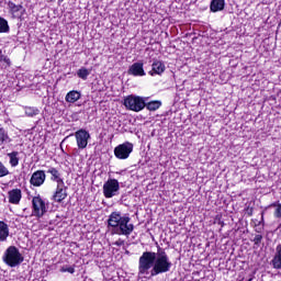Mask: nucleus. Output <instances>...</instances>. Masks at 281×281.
<instances>
[{
  "mask_svg": "<svg viewBox=\"0 0 281 281\" xmlns=\"http://www.w3.org/2000/svg\"><path fill=\"white\" fill-rule=\"evenodd\" d=\"M108 226L111 227L112 234L116 236H130L135 229V225L131 224V217L122 212H112L108 218Z\"/></svg>",
  "mask_w": 281,
  "mask_h": 281,
  "instance_id": "nucleus-1",
  "label": "nucleus"
},
{
  "mask_svg": "<svg viewBox=\"0 0 281 281\" xmlns=\"http://www.w3.org/2000/svg\"><path fill=\"white\" fill-rule=\"evenodd\" d=\"M170 269H172V261H170L168 252H166V249L158 246V256L154 268L149 271L150 277L155 278L156 276H161V273H168Z\"/></svg>",
  "mask_w": 281,
  "mask_h": 281,
  "instance_id": "nucleus-2",
  "label": "nucleus"
},
{
  "mask_svg": "<svg viewBox=\"0 0 281 281\" xmlns=\"http://www.w3.org/2000/svg\"><path fill=\"white\" fill-rule=\"evenodd\" d=\"M158 252L144 251L138 259V273L139 276H148L157 262Z\"/></svg>",
  "mask_w": 281,
  "mask_h": 281,
  "instance_id": "nucleus-3",
  "label": "nucleus"
},
{
  "mask_svg": "<svg viewBox=\"0 0 281 281\" xmlns=\"http://www.w3.org/2000/svg\"><path fill=\"white\" fill-rule=\"evenodd\" d=\"M2 260L4 263L8 265V267L14 268L19 267L25 260L23 255H21V251H19V248L16 246H10L7 248L2 256Z\"/></svg>",
  "mask_w": 281,
  "mask_h": 281,
  "instance_id": "nucleus-4",
  "label": "nucleus"
},
{
  "mask_svg": "<svg viewBox=\"0 0 281 281\" xmlns=\"http://www.w3.org/2000/svg\"><path fill=\"white\" fill-rule=\"evenodd\" d=\"M124 106L128 109V111L139 113V111H144V109H146V100L142 97L132 94L124 99Z\"/></svg>",
  "mask_w": 281,
  "mask_h": 281,
  "instance_id": "nucleus-5",
  "label": "nucleus"
},
{
  "mask_svg": "<svg viewBox=\"0 0 281 281\" xmlns=\"http://www.w3.org/2000/svg\"><path fill=\"white\" fill-rule=\"evenodd\" d=\"M120 194V181L117 179L110 178L103 184V196L105 199H113Z\"/></svg>",
  "mask_w": 281,
  "mask_h": 281,
  "instance_id": "nucleus-6",
  "label": "nucleus"
},
{
  "mask_svg": "<svg viewBox=\"0 0 281 281\" xmlns=\"http://www.w3.org/2000/svg\"><path fill=\"white\" fill-rule=\"evenodd\" d=\"M32 207H33V216H37V218H42L47 213V206L45 205V201L41 198V195L34 196L32 199Z\"/></svg>",
  "mask_w": 281,
  "mask_h": 281,
  "instance_id": "nucleus-7",
  "label": "nucleus"
},
{
  "mask_svg": "<svg viewBox=\"0 0 281 281\" xmlns=\"http://www.w3.org/2000/svg\"><path fill=\"white\" fill-rule=\"evenodd\" d=\"M133 153V143L125 142L114 148L116 159H128Z\"/></svg>",
  "mask_w": 281,
  "mask_h": 281,
  "instance_id": "nucleus-8",
  "label": "nucleus"
},
{
  "mask_svg": "<svg viewBox=\"0 0 281 281\" xmlns=\"http://www.w3.org/2000/svg\"><path fill=\"white\" fill-rule=\"evenodd\" d=\"M77 146L79 150H85L89 145V140L91 139V134L85 128H81L75 133Z\"/></svg>",
  "mask_w": 281,
  "mask_h": 281,
  "instance_id": "nucleus-9",
  "label": "nucleus"
},
{
  "mask_svg": "<svg viewBox=\"0 0 281 281\" xmlns=\"http://www.w3.org/2000/svg\"><path fill=\"white\" fill-rule=\"evenodd\" d=\"M67 199V187L65 182L57 184L56 190L52 196V201L55 203H63Z\"/></svg>",
  "mask_w": 281,
  "mask_h": 281,
  "instance_id": "nucleus-10",
  "label": "nucleus"
},
{
  "mask_svg": "<svg viewBox=\"0 0 281 281\" xmlns=\"http://www.w3.org/2000/svg\"><path fill=\"white\" fill-rule=\"evenodd\" d=\"M45 179H47L45 171L37 170L31 176L30 183L31 186H34V188H41V186L45 183Z\"/></svg>",
  "mask_w": 281,
  "mask_h": 281,
  "instance_id": "nucleus-11",
  "label": "nucleus"
},
{
  "mask_svg": "<svg viewBox=\"0 0 281 281\" xmlns=\"http://www.w3.org/2000/svg\"><path fill=\"white\" fill-rule=\"evenodd\" d=\"M127 74L130 76H135V77L146 76V71L144 70V63L142 61L134 63L132 66H130Z\"/></svg>",
  "mask_w": 281,
  "mask_h": 281,
  "instance_id": "nucleus-12",
  "label": "nucleus"
},
{
  "mask_svg": "<svg viewBox=\"0 0 281 281\" xmlns=\"http://www.w3.org/2000/svg\"><path fill=\"white\" fill-rule=\"evenodd\" d=\"M164 71H166V64H164L161 60L155 59L151 64L149 76H161Z\"/></svg>",
  "mask_w": 281,
  "mask_h": 281,
  "instance_id": "nucleus-13",
  "label": "nucleus"
},
{
  "mask_svg": "<svg viewBox=\"0 0 281 281\" xmlns=\"http://www.w3.org/2000/svg\"><path fill=\"white\" fill-rule=\"evenodd\" d=\"M9 195V203H12L13 205H19L21 203L22 193L21 189H12L8 192Z\"/></svg>",
  "mask_w": 281,
  "mask_h": 281,
  "instance_id": "nucleus-14",
  "label": "nucleus"
},
{
  "mask_svg": "<svg viewBox=\"0 0 281 281\" xmlns=\"http://www.w3.org/2000/svg\"><path fill=\"white\" fill-rule=\"evenodd\" d=\"M272 269H281V244L276 247L274 256L270 261Z\"/></svg>",
  "mask_w": 281,
  "mask_h": 281,
  "instance_id": "nucleus-15",
  "label": "nucleus"
},
{
  "mask_svg": "<svg viewBox=\"0 0 281 281\" xmlns=\"http://www.w3.org/2000/svg\"><path fill=\"white\" fill-rule=\"evenodd\" d=\"M8 8H9V12L12 13V16H14V19H19L21 16V11L23 9V7L21 4H15L12 1H9L7 3Z\"/></svg>",
  "mask_w": 281,
  "mask_h": 281,
  "instance_id": "nucleus-16",
  "label": "nucleus"
},
{
  "mask_svg": "<svg viewBox=\"0 0 281 281\" xmlns=\"http://www.w3.org/2000/svg\"><path fill=\"white\" fill-rule=\"evenodd\" d=\"M8 236H10V227L5 222L0 221V243H5V240H8Z\"/></svg>",
  "mask_w": 281,
  "mask_h": 281,
  "instance_id": "nucleus-17",
  "label": "nucleus"
},
{
  "mask_svg": "<svg viewBox=\"0 0 281 281\" xmlns=\"http://www.w3.org/2000/svg\"><path fill=\"white\" fill-rule=\"evenodd\" d=\"M210 10L211 12H223L225 10V0H212Z\"/></svg>",
  "mask_w": 281,
  "mask_h": 281,
  "instance_id": "nucleus-18",
  "label": "nucleus"
},
{
  "mask_svg": "<svg viewBox=\"0 0 281 281\" xmlns=\"http://www.w3.org/2000/svg\"><path fill=\"white\" fill-rule=\"evenodd\" d=\"M47 173L52 175L50 181H56L57 184L65 183L63 178H60V171H58V169L49 167Z\"/></svg>",
  "mask_w": 281,
  "mask_h": 281,
  "instance_id": "nucleus-19",
  "label": "nucleus"
},
{
  "mask_svg": "<svg viewBox=\"0 0 281 281\" xmlns=\"http://www.w3.org/2000/svg\"><path fill=\"white\" fill-rule=\"evenodd\" d=\"M81 98V94L80 92L76 91V90H72V91H69L67 94H66V102H69L70 104H74L75 102H78V100H80Z\"/></svg>",
  "mask_w": 281,
  "mask_h": 281,
  "instance_id": "nucleus-20",
  "label": "nucleus"
},
{
  "mask_svg": "<svg viewBox=\"0 0 281 281\" xmlns=\"http://www.w3.org/2000/svg\"><path fill=\"white\" fill-rule=\"evenodd\" d=\"M12 138H10V134H8V130L0 127V146L5 144H10Z\"/></svg>",
  "mask_w": 281,
  "mask_h": 281,
  "instance_id": "nucleus-21",
  "label": "nucleus"
},
{
  "mask_svg": "<svg viewBox=\"0 0 281 281\" xmlns=\"http://www.w3.org/2000/svg\"><path fill=\"white\" fill-rule=\"evenodd\" d=\"M9 159H10V166L12 168H16V166H19V151H12L7 154Z\"/></svg>",
  "mask_w": 281,
  "mask_h": 281,
  "instance_id": "nucleus-22",
  "label": "nucleus"
},
{
  "mask_svg": "<svg viewBox=\"0 0 281 281\" xmlns=\"http://www.w3.org/2000/svg\"><path fill=\"white\" fill-rule=\"evenodd\" d=\"M145 108L147 111H157L158 109L161 108V101L156 100V101H150L148 103L145 102Z\"/></svg>",
  "mask_w": 281,
  "mask_h": 281,
  "instance_id": "nucleus-23",
  "label": "nucleus"
},
{
  "mask_svg": "<svg viewBox=\"0 0 281 281\" xmlns=\"http://www.w3.org/2000/svg\"><path fill=\"white\" fill-rule=\"evenodd\" d=\"M10 32V25L8 24V20L0 16V34H8Z\"/></svg>",
  "mask_w": 281,
  "mask_h": 281,
  "instance_id": "nucleus-24",
  "label": "nucleus"
},
{
  "mask_svg": "<svg viewBox=\"0 0 281 281\" xmlns=\"http://www.w3.org/2000/svg\"><path fill=\"white\" fill-rule=\"evenodd\" d=\"M24 111H25V115H27V117H34V115H38L41 113L38 108H35V106H25Z\"/></svg>",
  "mask_w": 281,
  "mask_h": 281,
  "instance_id": "nucleus-25",
  "label": "nucleus"
},
{
  "mask_svg": "<svg viewBox=\"0 0 281 281\" xmlns=\"http://www.w3.org/2000/svg\"><path fill=\"white\" fill-rule=\"evenodd\" d=\"M270 207H274V212H273L274 218H281V203L273 202L272 204H270Z\"/></svg>",
  "mask_w": 281,
  "mask_h": 281,
  "instance_id": "nucleus-26",
  "label": "nucleus"
},
{
  "mask_svg": "<svg viewBox=\"0 0 281 281\" xmlns=\"http://www.w3.org/2000/svg\"><path fill=\"white\" fill-rule=\"evenodd\" d=\"M91 72L89 71V69L82 67L77 71V76L78 78H81V80H87V78H89V75Z\"/></svg>",
  "mask_w": 281,
  "mask_h": 281,
  "instance_id": "nucleus-27",
  "label": "nucleus"
},
{
  "mask_svg": "<svg viewBox=\"0 0 281 281\" xmlns=\"http://www.w3.org/2000/svg\"><path fill=\"white\" fill-rule=\"evenodd\" d=\"M8 175H10V170H8L5 168V165H3V162L0 161V178L8 177Z\"/></svg>",
  "mask_w": 281,
  "mask_h": 281,
  "instance_id": "nucleus-28",
  "label": "nucleus"
},
{
  "mask_svg": "<svg viewBox=\"0 0 281 281\" xmlns=\"http://www.w3.org/2000/svg\"><path fill=\"white\" fill-rule=\"evenodd\" d=\"M252 243H255L254 249H258V247H260V243H262V235H256Z\"/></svg>",
  "mask_w": 281,
  "mask_h": 281,
  "instance_id": "nucleus-29",
  "label": "nucleus"
},
{
  "mask_svg": "<svg viewBox=\"0 0 281 281\" xmlns=\"http://www.w3.org/2000/svg\"><path fill=\"white\" fill-rule=\"evenodd\" d=\"M61 273H76V269L74 267L64 266L60 268Z\"/></svg>",
  "mask_w": 281,
  "mask_h": 281,
  "instance_id": "nucleus-30",
  "label": "nucleus"
},
{
  "mask_svg": "<svg viewBox=\"0 0 281 281\" xmlns=\"http://www.w3.org/2000/svg\"><path fill=\"white\" fill-rule=\"evenodd\" d=\"M1 61L5 63L8 65V67H10V65H12V61L5 55H0V63Z\"/></svg>",
  "mask_w": 281,
  "mask_h": 281,
  "instance_id": "nucleus-31",
  "label": "nucleus"
},
{
  "mask_svg": "<svg viewBox=\"0 0 281 281\" xmlns=\"http://www.w3.org/2000/svg\"><path fill=\"white\" fill-rule=\"evenodd\" d=\"M113 245H115L116 247H122V245H124V240L119 239V240L114 241Z\"/></svg>",
  "mask_w": 281,
  "mask_h": 281,
  "instance_id": "nucleus-32",
  "label": "nucleus"
},
{
  "mask_svg": "<svg viewBox=\"0 0 281 281\" xmlns=\"http://www.w3.org/2000/svg\"><path fill=\"white\" fill-rule=\"evenodd\" d=\"M49 1V3H56V0H48ZM58 1V3L60 4V3H63V1H65V0H57Z\"/></svg>",
  "mask_w": 281,
  "mask_h": 281,
  "instance_id": "nucleus-33",
  "label": "nucleus"
},
{
  "mask_svg": "<svg viewBox=\"0 0 281 281\" xmlns=\"http://www.w3.org/2000/svg\"><path fill=\"white\" fill-rule=\"evenodd\" d=\"M121 201H126V195H122Z\"/></svg>",
  "mask_w": 281,
  "mask_h": 281,
  "instance_id": "nucleus-34",
  "label": "nucleus"
},
{
  "mask_svg": "<svg viewBox=\"0 0 281 281\" xmlns=\"http://www.w3.org/2000/svg\"><path fill=\"white\" fill-rule=\"evenodd\" d=\"M248 281H251V279H249Z\"/></svg>",
  "mask_w": 281,
  "mask_h": 281,
  "instance_id": "nucleus-35",
  "label": "nucleus"
}]
</instances>
